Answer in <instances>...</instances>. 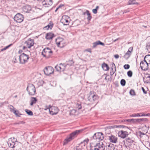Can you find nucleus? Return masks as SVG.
<instances>
[{
	"label": "nucleus",
	"instance_id": "4c0bfd02",
	"mask_svg": "<svg viewBox=\"0 0 150 150\" xmlns=\"http://www.w3.org/2000/svg\"><path fill=\"white\" fill-rule=\"evenodd\" d=\"M129 93L130 95L132 96H135V93L134 91V90L131 89L129 92Z\"/></svg>",
	"mask_w": 150,
	"mask_h": 150
},
{
	"label": "nucleus",
	"instance_id": "6e6d98bb",
	"mask_svg": "<svg viewBox=\"0 0 150 150\" xmlns=\"http://www.w3.org/2000/svg\"><path fill=\"white\" fill-rule=\"evenodd\" d=\"M44 6L45 7H48L49 5H48V3L46 2V3L45 4L44 3Z\"/></svg>",
	"mask_w": 150,
	"mask_h": 150
},
{
	"label": "nucleus",
	"instance_id": "412c9836",
	"mask_svg": "<svg viewBox=\"0 0 150 150\" xmlns=\"http://www.w3.org/2000/svg\"><path fill=\"white\" fill-rule=\"evenodd\" d=\"M53 25V23L50 21L49 23L46 26H45L44 27V29H47L48 30L49 28H50L51 29L52 28Z\"/></svg>",
	"mask_w": 150,
	"mask_h": 150
},
{
	"label": "nucleus",
	"instance_id": "7ed1b4c3",
	"mask_svg": "<svg viewBox=\"0 0 150 150\" xmlns=\"http://www.w3.org/2000/svg\"><path fill=\"white\" fill-rule=\"evenodd\" d=\"M104 139L103 134L102 132L96 133L93 135L91 138V140H94L97 142H99Z\"/></svg>",
	"mask_w": 150,
	"mask_h": 150
},
{
	"label": "nucleus",
	"instance_id": "79ce46f5",
	"mask_svg": "<svg viewBox=\"0 0 150 150\" xmlns=\"http://www.w3.org/2000/svg\"><path fill=\"white\" fill-rule=\"evenodd\" d=\"M49 107H47V106H46L45 107H46V109H45V110H46L47 109H49V111H50V113L51 114H52V113H51V112H52V111H50V108H52V107H51L50 106V105L49 106Z\"/></svg>",
	"mask_w": 150,
	"mask_h": 150
},
{
	"label": "nucleus",
	"instance_id": "9b49d317",
	"mask_svg": "<svg viewBox=\"0 0 150 150\" xmlns=\"http://www.w3.org/2000/svg\"><path fill=\"white\" fill-rule=\"evenodd\" d=\"M28 48H30L33 46L34 44V40L30 38H29L25 43Z\"/></svg>",
	"mask_w": 150,
	"mask_h": 150
},
{
	"label": "nucleus",
	"instance_id": "c03bdc74",
	"mask_svg": "<svg viewBox=\"0 0 150 150\" xmlns=\"http://www.w3.org/2000/svg\"><path fill=\"white\" fill-rule=\"evenodd\" d=\"M98 45V44L97 43V42L96 41V42H95L93 43V48H95Z\"/></svg>",
	"mask_w": 150,
	"mask_h": 150
},
{
	"label": "nucleus",
	"instance_id": "6e6552de",
	"mask_svg": "<svg viewBox=\"0 0 150 150\" xmlns=\"http://www.w3.org/2000/svg\"><path fill=\"white\" fill-rule=\"evenodd\" d=\"M94 147V150H104L105 147V146L101 142L97 143Z\"/></svg>",
	"mask_w": 150,
	"mask_h": 150
},
{
	"label": "nucleus",
	"instance_id": "2f4dec72",
	"mask_svg": "<svg viewBox=\"0 0 150 150\" xmlns=\"http://www.w3.org/2000/svg\"><path fill=\"white\" fill-rule=\"evenodd\" d=\"M126 142L127 143H129L130 144H132L133 142L134 141L132 140L130 138H128L126 139Z\"/></svg>",
	"mask_w": 150,
	"mask_h": 150
},
{
	"label": "nucleus",
	"instance_id": "c85d7f7f",
	"mask_svg": "<svg viewBox=\"0 0 150 150\" xmlns=\"http://www.w3.org/2000/svg\"><path fill=\"white\" fill-rule=\"evenodd\" d=\"M62 23H63L64 25H67L68 24L69 21L66 19H62L61 20Z\"/></svg>",
	"mask_w": 150,
	"mask_h": 150
},
{
	"label": "nucleus",
	"instance_id": "f257e3e1",
	"mask_svg": "<svg viewBox=\"0 0 150 150\" xmlns=\"http://www.w3.org/2000/svg\"><path fill=\"white\" fill-rule=\"evenodd\" d=\"M73 64L74 62L72 60L69 61L66 64H62L61 63L59 65H57L55 67V68L57 71H63L65 70L67 65L71 66Z\"/></svg>",
	"mask_w": 150,
	"mask_h": 150
},
{
	"label": "nucleus",
	"instance_id": "393cba45",
	"mask_svg": "<svg viewBox=\"0 0 150 150\" xmlns=\"http://www.w3.org/2000/svg\"><path fill=\"white\" fill-rule=\"evenodd\" d=\"M148 64H150V55L148 54L146 55L144 57V59Z\"/></svg>",
	"mask_w": 150,
	"mask_h": 150
},
{
	"label": "nucleus",
	"instance_id": "a18cd8bd",
	"mask_svg": "<svg viewBox=\"0 0 150 150\" xmlns=\"http://www.w3.org/2000/svg\"><path fill=\"white\" fill-rule=\"evenodd\" d=\"M125 127H126V126H125L124 125H120L118 126H116V127H120V128H124Z\"/></svg>",
	"mask_w": 150,
	"mask_h": 150
},
{
	"label": "nucleus",
	"instance_id": "052dcab7",
	"mask_svg": "<svg viewBox=\"0 0 150 150\" xmlns=\"http://www.w3.org/2000/svg\"><path fill=\"white\" fill-rule=\"evenodd\" d=\"M86 51L89 52L91 53V49H88L86 50Z\"/></svg>",
	"mask_w": 150,
	"mask_h": 150
},
{
	"label": "nucleus",
	"instance_id": "de8ad7c7",
	"mask_svg": "<svg viewBox=\"0 0 150 150\" xmlns=\"http://www.w3.org/2000/svg\"><path fill=\"white\" fill-rule=\"evenodd\" d=\"M92 11L94 14H96L97 13V10L95 8L94 9L92 10Z\"/></svg>",
	"mask_w": 150,
	"mask_h": 150
},
{
	"label": "nucleus",
	"instance_id": "5701e85b",
	"mask_svg": "<svg viewBox=\"0 0 150 150\" xmlns=\"http://www.w3.org/2000/svg\"><path fill=\"white\" fill-rule=\"evenodd\" d=\"M131 52L128 50L127 52L125 53V55L124 56V57L126 59H127L130 57Z\"/></svg>",
	"mask_w": 150,
	"mask_h": 150
},
{
	"label": "nucleus",
	"instance_id": "37998d69",
	"mask_svg": "<svg viewBox=\"0 0 150 150\" xmlns=\"http://www.w3.org/2000/svg\"><path fill=\"white\" fill-rule=\"evenodd\" d=\"M146 119L141 118V119H137V122H139L141 121H142Z\"/></svg>",
	"mask_w": 150,
	"mask_h": 150
},
{
	"label": "nucleus",
	"instance_id": "c9c22d12",
	"mask_svg": "<svg viewBox=\"0 0 150 150\" xmlns=\"http://www.w3.org/2000/svg\"><path fill=\"white\" fill-rule=\"evenodd\" d=\"M76 107L78 110H80L82 108L81 105V103H77L76 105Z\"/></svg>",
	"mask_w": 150,
	"mask_h": 150
},
{
	"label": "nucleus",
	"instance_id": "6ab92c4d",
	"mask_svg": "<svg viewBox=\"0 0 150 150\" xmlns=\"http://www.w3.org/2000/svg\"><path fill=\"white\" fill-rule=\"evenodd\" d=\"M49 48L47 47L43 49L42 52V54L44 57H46L47 54H48L49 50Z\"/></svg>",
	"mask_w": 150,
	"mask_h": 150
},
{
	"label": "nucleus",
	"instance_id": "39448f33",
	"mask_svg": "<svg viewBox=\"0 0 150 150\" xmlns=\"http://www.w3.org/2000/svg\"><path fill=\"white\" fill-rule=\"evenodd\" d=\"M98 98L96 93L93 91H91L89 93V95L88 98L89 101L92 102L97 100Z\"/></svg>",
	"mask_w": 150,
	"mask_h": 150
},
{
	"label": "nucleus",
	"instance_id": "423d86ee",
	"mask_svg": "<svg viewBox=\"0 0 150 150\" xmlns=\"http://www.w3.org/2000/svg\"><path fill=\"white\" fill-rule=\"evenodd\" d=\"M29 58L28 55L24 53H22L19 56L20 63L22 64L25 63L27 62L28 60L29 59Z\"/></svg>",
	"mask_w": 150,
	"mask_h": 150
},
{
	"label": "nucleus",
	"instance_id": "9d476101",
	"mask_svg": "<svg viewBox=\"0 0 150 150\" xmlns=\"http://www.w3.org/2000/svg\"><path fill=\"white\" fill-rule=\"evenodd\" d=\"M141 69L144 71L148 70V64L147 63L145 60L142 61L140 64Z\"/></svg>",
	"mask_w": 150,
	"mask_h": 150
},
{
	"label": "nucleus",
	"instance_id": "0eeeda50",
	"mask_svg": "<svg viewBox=\"0 0 150 150\" xmlns=\"http://www.w3.org/2000/svg\"><path fill=\"white\" fill-rule=\"evenodd\" d=\"M54 71V69L51 66L46 67L44 69V74L48 76L53 74Z\"/></svg>",
	"mask_w": 150,
	"mask_h": 150
},
{
	"label": "nucleus",
	"instance_id": "1a4fd4ad",
	"mask_svg": "<svg viewBox=\"0 0 150 150\" xmlns=\"http://www.w3.org/2000/svg\"><path fill=\"white\" fill-rule=\"evenodd\" d=\"M14 19L17 22L20 23L23 21L24 17L22 15L18 13L15 16Z\"/></svg>",
	"mask_w": 150,
	"mask_h": 150
},
{
	"label": "nucleus",
	"instance_id": "49530a36",
	"mask_svg": "<svg viewBox=\"0 0 150 150\" xmlns=\"http://www.w3.org/2000/svg\"><path fill=\"white\" fill-rule=\"evenodd\" d=\"M73 150H81V149L79 146H77L75 147L74 149Z\"/></svg>",
	"mask_w": 150,
	"mask_h": 150
},
{
	"label": "nucleus",
	"instance_id": "20e7f679",
	"mask_svg": "<svg viewBox=\"0 0 150 150\" xmlns=\"http://www.w3.org/2000/svg\"><path fill=\"white\" fill-rule=\"evenodd\" d=\"M26 90L29 95L33 96L35 94V86L32 84H29Z\"/></svg>",
	"mask_w": 150,
	"mask_h": 150
},
{
	"label": "nucleus",
	"instance_id": "58836bf2",
	"mask_svg": "<svg viewBox=\"0 0 150 150\" xmlns=\"http://www.w3.org/2000/svg\"><path fill=\"white\" fill-rule=\"evenodd\" d=\"M96 42H97V43L98 45H101L102 46H104L105 45V44L101 42V41H100L99 40L97 41Z\"/></svg>",
	"mask_w": 150,
	"mask_h": 150
},
{
	"label": "nucleus",
	"instance_id": "a878e982",
	"mask_svg": "<svg viewBox=\"0 0 150 150\" xmlns=\"http://www.w3.org/2000/svg\"><path fill=\"white\" fill-rule=\"evenodd\" d=\"M12 111L17 117H20L21 115H22V114H21L18 110H15L14 109H13Z\"/></svg>",
	"mask_w": 150,
	"mask_h": 150
},
{
	"label": "nucleus",
	"instance_id": "f8f14e48",
	"mask_svg": "<svg viewBox=\"0 0 150 150\" xmlns=\"http://www.w3.org/2000/svg\"><path fill=\"white\" fill-rule=\"evenodd\" d=\"M119 136L121 138H124L128 135V133L127 131L121 130L118 133Z\"/></svg>",
	"mask_w": 150,
	"mask_h": 150
},
{
	"label": "nucleus",
	"instance_id": "72a5a7b5",
	"mask_svg": "<svg viewBox=\"0 0 150 150\" xmlns=\"http://www.w3.org/2000/svg\"><path fill=\"white\" fill-rule=\"evenodd\" d=\"M126 81L124 79H122L120 81V84L122 86H124L125 85Z\"/></svg>",
	"mask_w": 150,
	"mask_h": 150
},
{
	"label": "nucleus",
	"instance_id": "cd10ccee",
	"mask_svg": "<svg viewBox=\"0 0 150 150\" xmlns=\"http://www.w3.org/2000/svg\"><path fill=\"white\" fill-rule=\"evenodd\" d=\"M144 114L140 113H134V114L130 115L131 117H140L142 116H144Z\"/></svg>",
	"mask_w": 150,
	"mask_h": 150
},
{
	"label": "nucleus",
	"instance_id": "338daca9",
	"mask_svg": "<svg viewBox=\"0 0 150 150\" xmlns=\"http://www.w3.org/2000/svg\"><path fill=\"white\" fill-rule=\"evenodd\" d=\"M149 113H148V114H144V116H148L149 115Z\"/></svg>",
	"mask_w": 150,
	"mask_h": 150
},
{
	"label": "nucleus",
	"instance_id": "4be33fe9",
	"mask_svg": "<svg viewBox=\"0 0 150 150\" xmlns=\"http://www.w3.org/2000/svg\"><path fill=\"white\" fill-rule=\"evenodd\" d=\"M102 67L103 69L105 71H108L109 70V69L108 65L105 63H104L102 64Z\"/></svg>",
	"mask_w": 150,
	"mask_h": 150
},
{
	"label": "nucleus",
	"instance_id": "473e14b6",
	"mask_svg": "<svg viewBox=\"0 0 150 150\" xmlns=\"http://www.w3.org/2000/svg\"><path fill=\"white\" fill-rule=\"evenodd\" d=\"M146 75H147V76H146V79H149L146 80L144 81V82L146 83H150V75L148 74H146Z\"/></svg>",
	"mask_w": 150,
	"mask_h": 150
},
{
	"label": "nucleus",
	"instance_id": "a211bd4d",
	"mask_svg": "<svg viewBox=\"0 0 150 150\" xmlns=\"http://www.w3.org/2000/svg\"><path fill=\"white\" fill-rule=\"evenodd\" d=\"M86 14L87 15V19L88 21H89L91 19L92 17L91 13H90L89 11L87 10L86 12L83 13V15Z\"/></svg>",
	"mask_w": 150,
	"mask_h": 150
},
{
	"label": "nucleus",
	"instance_id": "f704fd0d",
	"mask_svg": "<svg viewBox=\"0 0 150 150\" xmlns=\"http://www.w3.org/2000/svg\"><path fill=\"white\" fill-rule=\"evenodd\" d=\"M12 45V44H10L9 45L5 47L4 48H2L1 50V51H3L4 50H6L9 47H10Z\"/></svg>",
	"mask_w": 150,
	"mask_h": 150
},
{
	"label": "nucleus",
	"instance_id": "e433bc0d",
	"mask_svg": "<svg viewBox=\"0 0 150 150\" xmlns=\"http://www.w3.org/2000/svg\"><path fill=\"white\" fill-rule=\"evenodd\" d=\"M132 72L131 70H129L127 72V76L129 77H131L132 76Z\"/></svg>",
	"mask_w": 150,
	"mask_h": 150
},
{
	"label": "nucleus",
	"instance_id": "ea45409f",
	"mask_svg": "<svg viewBox=\"0 0 150 150\" xmlns=\"http://www.w3.org/2000/svg\"><path fill=\"white\" fill-rule=\"evenodd\" d=\"M130 67V66L129 64H125L124 66V68L125 69H128Z\"/></svg>",
	"mask_w": 150,
	"mask_h": 150
},
{
	"label": "nucleus",
	"instance_id": "4d7b16f0",
	"mask_svg": "<svg viewBox=\"0 0 150 150\" xmlns=\"http://www.w3.org/2000/svg\"><path fill=\"white\" fill-rule=\"evenodd\" d=\"M114 57L116 59H118L119 58V56L118 54H115L114 55Z\"/></svg>",
	"mask_w": 150,
	"mask_h": 150
},
{
	"label": "nucleus",
	"instance_id": "a19ab883",
	"mask_svg": "<svg viewBox=\"0 0 150 150\" xmlns=\"http://www.w3.org/2000/svg\"><path fill=\"white\" fill-rule=\"evenodd\" d=\"M76 112V111L74 109H73L71 110L70 112V114L71 115H74L75 112Z\"/></svg>",
	"mask_w": 150,
	"mask_h": 150
},
{
	"label": "nucleus",
	"instance_id": "8fccbe9b",
	"mask_svg": "<svg viewBox=\"0 0 150 150\" xmlns=\"http://www.w3.org/2000/svg\"><path fill=\"white\" fill-rule=\"evenodd\" d=\"M131 122L135 123L137 122V119H132Z\"/></svg>",
	"mask_w": 150,
	"mask_h": 150
},
{
	"label": "nucleus",
	"instance_id": "ddd939ff",
	"mask_svg": "<svg viewBox=\"0 0 150 150\" xmlns=\"http://www.w3.org/2000/svg\"><path fill=\"white\" fill-rule=\"evenodd\" d=\"M7 144L10 147L12 148H13L15 147V143L14 141H13L11 138L9 139L7 142Z\"/></svg>",
	"mask_w": 150,
	"mask_h": 150
},
{
	"label": "nucleus",
	"instance_id": "603ef678",
	"mask_svg": "<svg viewBox=\"0 0 150 150\" xmlns=\"http://www.w3.org/2000/svg\"><path fill=\"white\" fill-rule=\"evenodd\" d=\"M142 90L143 91V93L144 94H146V92L144 88L143 87H142Z\"/></svg>",
	"mask_w": 150,
	"mask_h": 150
},
{
	"label": "nucleus",
	"instance_id": "4468645a",
	"mask_svg": "<svg viewBox=\"0 0 150 150\" xmlns=\"http://www.w3.org/2000/svg\"><path fill=\"white\" fill-rule=\"evenodd\" d=\"M108 139L111 142L115 143L117 142V139L116 137L114 135H112L109 136Z\"/></svg>",
	"mask_w": 150,
	"mask_h": 150
},
{
	"label": "nucleus",
	"instance_id": "69168bd1",
	"mask_svg": "<svg viewBox=\"0 0 150 150\" xmlns=\"http://www.w3.org/2000/svg\"><path fill=\"white\" fill-rule=\"evenodd\" d=\"M22 52V50H20L19 51H18V53H21Z\"/></svg>",
	"mask_w": 150,
	"mask_h": 150
},
{
	"label": "nucleus",
	"instance_id": "bf43d9fd",
	"mask_svg": "<svg viewBox=\"0 0 150 150\" xmlns=\"http://www.w3.org/2000/svg\"><path fill=\"white\" fill-rule=\"evenodd\" d=\"M52 51L50 50V49L49 48V52L48 53V54L50 53H52Z\"/></svg>",
	"mask_w": 150,
	"mask_h": 150
},
{
	"label": "nucleus",
	"instance_id": "774afa93",
	"mask_svg": "<svg viewBox=\"0 0 150 150\" xmlns=\"http://www.w3.org/2000/svg\"><path fill=\"white\" fill-rule=\"evenodd\" d=\"M99 8V6H96L95 9L97 10Z\"/></svg>",
	"mask_w": 150,
	"mask_h": 150
},
{
	"label": "nucleus",
	"instance_id": "aec40b11",
	"mask_svg": "<svg viewBox=\"0 0 150 150\" xmlns=\"http://www.w3.org/2000/svg\"><path fill=\"white\" fill-rule=\"evenodd\" d=\"M112 71H111L110 72V74L111 75H113L115 72L116 71V67L115 64L112 63Z\"/></svg>",
	"mask_w": 150,
	"mask_h": 150
},
{
	"label": "nucleus",
	"instance_id": "09e8293b",
	"mask_svg": "<svg viewBox=\"0 0 150 150\" xmlns=\"http://www.w3.org/2000/svg\"><path fill=\"white\" fill-rule=\"evenodd\" d=\"M52 4V0H49V2L48 3V5L51 6Z\"/></svg>",
	"mask_w": 150,
	"mask_h": 150
},
{
	"label": "nucleus",
	"instance_id": "c756f323",
	"mask_svg": "<svg viewBox=\"0 0 150 150\" xmlns=\"http://www.w3.org/2000/svg\"><path fill=\"white\" fill-rule=\"evenodd\" d=\"M128 4L129 5L138 4V3L136 2L135 0H129L128 1Z\"/></svg>",
	"mask_w": 150,
	"mask_h": 150
},
{
	"label": "nucleus",
	"instance_id": "5fc2aeb1",
	"mask_svg": "<svg viewBox=\"0 0 150 150\" xmlns=\"http://www.w3.org/2000/svg\"><path fill=\"white\" fill-rule=\"evenodd\" d=\"M132 120L131 119H129L124 120V121H127V122H131V120Z\"/></svg>",
	"mask_w": 150,
	"mask_h": 150
},
{
	"label": "nucleus",
	"instance_id": "f03ea898",
	"mask_svg": "<svg viewBox=\"0 0 150 150\" xmlns=\"http://www.w3.org/2000/svg\"><path fill=\"white\" fill-rule=\"evenodd\" d=\"M83 131L82 129L76 130L70 134L69 136L65 139L66 143L72 140L80 132Z\"/></svg>",
	"mask_w": 150,
	"mask_h": 150
},
{
	"label": "nucleus",
	"instance_id": "13d9d810",
	"mask_svg": "<svg viewBox=\"0 0 150 150\" xmlns=\"http://www.w3.org/2000/svg\"><path fill=\"white\" fill-rule=\"evenodd\" d=\"M132 50H133V47H130L129 49L128 50H129V51H130L131 52Z\"/></svg>",
	"mask_w": 150,
	"mask_h": 150
},
{
	"label": "nucleus",
	"instance_id": "680f3d73",
	"mask_svg": "<svg viewBox=\"0 0 150 150\" xmlns=\"http://www.w3.org/2000/svg\"><path fill=\"white\" fill-rule=\"evenodd\" d=\"M64 6V5H63V4H60V5L58 7V8H61L63 6Z\"/></svg>",
	"mask_w": 150,
	"mask_h": 150
},
{
	"label": "nucleus",
	"instance_id": "2eb2a0df",
	"mask_svg": "<svg viewBox=\"0 0 150 150\" xmlns=\"http://www.w3.org/2000/svg\"><path fill=\"white\" fill-rule=\"evenodd\" d=\"M22 9L24 12L29 13L31 10V8L30 6L27 5L23 6Z\"/></svg>",
	"mask_w": 150,
	"mask_h": 150
},
{
	"label": "nucleus",
	"instance_id": "e2e57ef3",
	"mask_svg": "<svg viewBox=\"0 0 150 150\" xmlns=\"http://www.w3.org/2000/svg\"><path fill=\"white\" fill-rule=\"evenodd\" d=\"M140 135H144L145 134H144V133H142V132H140Z\"/></svg>",
	"mask_w": 150,
	"mask_h": 150
},
{
	"label": "nucleus",
	"instance_id": "3c124183",
	"mask_svg": "<svg viewBox=\"0 0 150 150\" xmlns=\"http://www.w3.org/2000/svg\"><path fill=\"white\" fill-rule=\"evenodd\" d=\"M146 48L149 51H150V44L147 45L146 46Z\"/></svg>",
	"mask_w": 150,
	"mask_h": 150
},
{
	"label": "nucleus",
	"instance_id": "b1692460",
	"mask_svg": "<svg viewBox=\"0 0 150 150\" xmlns=\"http://www.w3.org/2000/svg\"><path fill=\"white\" fill-rule=\"evenodd\" d=\"M31 102L30 103V105L32 106L34 104H35L37 101V100L36 98L32 97L31 98Z\"/></svg>",
	"mask_w": 150,
	"mask_h": 150
},
{
	"label": "nucleus",
	"instance_id": "0e129e2a",
	"mask_svg": "<svg viewBox=\"0 0 150 150\" xmlns=\"http://www.w3.org/2000/svg\"><path fill=\"white\" fill-rule=\"evenodd\" d=\"M14 62H17V61L16 58H14Z\"/></svg>",
	"mask_w": 150,
	"mask_h": 150
},
{
	"label": "nucleus",
	"instance_id": "bb28decb",
	"mask_svg": "<svg viewBox=\"0 0 150 150\" xmlns=\"http://www.w3.org/2000/svg\"><path fill=\"white\" fill-rule=\"evenodd\" d=\"M106 149L107 150H114V145L112 144H110L107 147L106 146Z\"/></svg>",
	"mask_w": 150,
	"mask_h": 150
},
{
	"label": "nucleus",
	"instance_id": "864d4df0",
	"mask_svg": "<svg viewBox=\"0 0 150 150\" xmlns=\"http://www.w3.org/2000/svg\"><path fill=\"white\" fill-rule=\"evenodd\" d=\"M89 139H86L83 140V142H86V143H87Z\"/></svg>",
	"mask_w": 150,
	"mask_h": 150
},
{
	"label": "nucleus",
	"instance_id": "7c9ffc66",
	"mask_svg": "<svg viewBox=\"0 0 150 150\" xmlns=\"http://www.w3.org/2000/svg\"><path fill=\"white\" fill-rule=\"evenodd\" d=\"M25 111L26 113L29 115L32 116L33 115L32 112L29 110L26 109Z\"/></svg>",
	"mask_w": 150,
	"mask_h": 150
},
{
	"label": "nucleus",
	"instance_id": "dca6fc26",
	"mask_svg": "<svg viewBox=\"0 0 150 150\" xmlns=\"http://www.w3.org/2000/svg\"><path fill=\"white\" fill-rule=\"evenodd\" d=\"M54 36V34L51 32H50L46 34L45 38L47 40L52 39Z\"/></svg>",
	"mask_w": 150,
	"mask_h": 150
},
{
	"label": "nucleus",
	"instance_id": "f3484780",
	"mask_svg": "<svg viewBox=\"0 0 150 150\" xmlns=\"http://www.w3.org/2000/svg\"><path fill=\"white\" fill-rule=\"evenodd\" d=\"M63 39L61 38H58L56 40V42L58 46L59 47H62V46H60V45L61 44H63Z\"/></svg>",
	"mask_w": 150,
	"mask_h": 150
}]
</instances>
